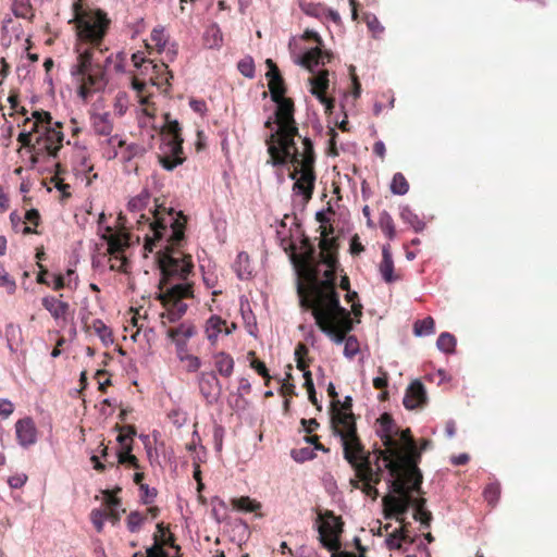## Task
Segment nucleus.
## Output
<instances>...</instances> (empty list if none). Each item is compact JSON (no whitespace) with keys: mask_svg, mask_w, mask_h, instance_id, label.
<instances>
[{"mask_svg":"<svg viewBox=\"0 0 557 557\" xmlns=\"http://www.w3.org/2000/svg\"><path fill=\"white\" fill-rule=\"evenodd\" d=\"M183 141H160L157 152L161 166L166 171H173L185 161L182 147Z\"/></svg>","mask_w":557,"mask_h":557,"instance_id":"11","label":"nucleus"},{"mask_svg":"<svg viewBox=\"0 0 557 557\" xmlns=\"http://www.w3.org/2000/svg\"><path fill=\"white\" fill-rule=\"evenodd\" d=\"M109 18L101 10L83 12L76 16L78 36L92 45L84 50L76 48L77 62L71 67V75L78 83L77 95L87 101L92 92L103 91L108 84L104 66L99 63L102 54L101 41L109 26Z\"/></svg>","mask_w":557,"mask_h":557,"instance_id":"1","label":"nucleus"},{"mask_svg":"<svg viewBox=\"0 0 557 557\" xmlns=\"http://www.w3.org/2000/svg\"><path fill=\"white\" fill-rule=\"evenodd\" d=\"M107 511L101 509H94L90 513V520L98 532L103 530V521L106 520Z\"/></svg>","mask_w":557,"mask_h":557,"instance_id":"57","label":"nucleus"},{"mask_svg":"<svg viewBox=\"0 0 557 557\" xmlns=\"http://www.w3.org/2000/svg\"><path fill=\"white\" fill-rule=\"evenodd\" d=\"M94 330L96 334L99 336L100 341L104 346H109L113 343L112 331L109 326H107L102 320L96 319L92 323Z\"/></svg>","mask_w":557,"mask_h":557,"instance_id":"35","label":"nucleus"},{"mask_svg":"<svg viewBox=\"0 0 557 557\" xmlns=\"http://www.w3.org/2000/svg\"><path fill=\"white\" fill-rule=\"evenodd\" d=\"M383 505L388 507L393 513L386 515L385 518L397 516L398 521H403L404 516L409 511L411 507L416 506L417 499H414L409 493L404 495H385L382 499Z\"/></svg>","mask_w":557,"mask_h":557,"instance_id":"15","label":"nucleus"},{"mask_svg":"<svg viewBox=\"0 0 557 557\" xmlns=\"http://www.w3.org/2000/svg\"><path fill=\"white\" fill-rule=\"evenodd\" d=\"M233 507L239 511L253 512L260 508V504L248 496H242L232 500Z\"/></svg>","mask_w":557,"mask_h":557,"instance_id":"37","label":"nucleus"},{"mask_svg":"<svg viewBox=\"0 0 557 557\" xmlns=\"http://www.w3.org/2000/svg\"><path fill=\"white\" fill-rule=\"evenodd\" d=\"M216 371L225 377L232 375L234 370V359L225 351H219L214 355Z\"/></svg>","mask_w":557,"mask_h":557,"instance_id":"26","label":"nucleus"},{"mask_svg":"<svg viewBox=\"0 0 557 557\" xmlns=\"http://www.w3.org/2000/svg\"><path fill=\"white\" fill-rule=\"evenodd\" d=\"M407 479L411 485L412 491L419 493L421 491L423 476L420 469L417 466L410 465L407 468Z\"/></svg>","mask_w":557,"mask_h":557,"instance_id":"42","label":"nucleus"},{"mask_svg":"<svg viewBox=\"0 0 557 557\" xmlns=\"http://www.w3.org/2000/svg\"><path fill=\"white\" fill-rule=\"evenodd\" d=\"M206 41L210 48H219L223 41V35L218 24H212L206 32Z\"/></svg>","mask_w":557,"mask_h":557,"instance_id":"40","label":"nucleus"},{"mask_svg":"<svg viewBox=\"0 0 557 557\" xmlns=\"http://www.w3.org/2000/svg\"><path fill=\"white\" fill-rule=\"evenodd\" d=\"M225 324V320H223L221 317L216 314H213L207 320L206 332L222 330L221 326Z\"/></svg>","mask_w":557,"mask_h":557,"instance_id":"60","label":"nucleus"},{"mask_svg":"<svg viewBox=\"0 0 557 557\" xmlns=\"http://www.w3.org/2000/svg\"><path fill=\"white\" fill-rule=\"evenodd\" d=\"M250 367L257 371L259 375H261L265 380H270L271 376L269 374V370L265 363L259 359H253L250 362Z\"/></svg>","mask_w":557,"mask_h":557,"instance_id":"63","label":"nucleus"},{"mask_svg":"<svg viewBox=\"0 0 557 557\" xmlns=\"http://www.w3.org/2000/svg\"><path fill=\"white\" fill-rule=\"evenodd\" d=\"M350 460H346L356 471V475L361 482L377 485L381 482V475L374 472L371 463L370 453L355 451L354 447H349Z\"/></svg>","mask_w":557,"mask_h":557,"instance_id":"8","label":"nucleus"},{"mask_svg":"<svg viewBox=\"0 0 557 557\" xmlns=\"http://www.w3.org/2000/svg\"><path fill=\"white\" fill-rule=\"evenodd\" d=\"M145 520H146V517L143 513H140L139 511H137V510L131 511L127 517V520H126L128 531L131 533H135V532L139 531V529Z\"/></svg>","mask_w":557,"mask_h":557,"instance_id":"43","label":"nucleus"},{"mask_svg":"<svg viewBox=\"0 0 557 557\" xmlns=\"http://www.w3.org/2000/svg\"><path fill=\"white\" fill-rule=\"evenodd\" d=\"M94 128L97 135L108 136L112 127L106 116H97L94 119Z\"/></svg>","mask_w":557,"mask_h":557,"instance_id":"53","label":"nucleus"},{"mask_svg":"<svg viewBox=\"0 0 557 557\" xmlns=\"http://www.w3.org/2000/svg\"><path fill=\"white\" fill-rule=\"evenodd\" d=\"M313 310H320L323 314L324 321L330 323V325L344 334H348L354 330V321L351 319V312L346 309L345 313H333L326 310L323 306V293L321 290L317 292L314 299V308Z\"/></svg>","mask_w":557,"mask_h":557,"instance_id":"9","label":"nucleus"},{"mask_svg":"<svg viewBox=\"0 0 557 557\" xmlns=\"http://www.w3.org/2000/svg\"><path fill=\"white\" fill-rule=\"evenodd\" d=\"M376 435L382 440L383 445L388 450H393V454H395V450H397V444L392 437V433L395 426L393 417L389 413L384 412L376 419Z\"/></svg>","mask_w":557,"mask_h":557,"instance_id":"18","label":"nucleus"},{"mask_svg":"<svg viewBox=\"0 0 557 557\" xmlns=\"http://www.w3.org/2000/svg\"><path fill=\"white\" fill-rule=\"evenodd\" d=\"M139 225H148L151 237L146 235L145 247L149 251L153 250L157 242H164V248L181 247L185 240L186 216L182 211L173 208H165L163 205H156L153 220L140 214L137 220Z\"/></svg>","mask_w":557,"mask_h":557,"instance_id":"4","label":"nucleus"},{"mask_svg":"<svg viewBox=\"0 0 557 557\" xmlns=\"http://www.w3.org/2000/svg\"><path fill=\"white\" fill-rule=\"evenodd\" d=\"M196 334V327L191 323H181L177 327L170 329L168 336L172 339H178V336L190 338Z\"/></svg>","mask_w":557,"mask_h":557,"instance_id":"39","label":"nucleus"},{"mask_svg":"<svg viewBox=\"0 0 557 557\" xmlns=\"http://www.w3.org/2000/svg\"><path fill=\"white\" fill-rule=\"evenodd\" d=\"M224 428L220 424H215L213 429V440H214V447L216 451L222 450L223 446V436H224Z\"/></svg>","mask_w":557,"mask_h":557,"instance_id":"62","label":"nucleus"},{"mask_svg":"<svg viewBox=\"0 0 557 557\" xmlns=\"http://www.w3.org/2000/svg\"><path fill=\"white\" fill-rule=\"evenodd\" d=\"M290 456L296 462H305L315 458V453L314 449L310 447H302L298 449H292Z\"/></svg>","mask_w":557,"mask_h":557,"instance_id":"45","label":"nucleus"},{"mask_svg":"<svg viewBox=\"0 0 557 557\" xmlns=\"http://www.w3.org/2000/svg\"><path fill=\"white\" fill-rule=\"evenodd\" d=\"M5 338L7 342H16V343H23L22 337V329L20 325L14 323H9L5 326Z\"/></svg>","mask_w":557,"mask_h":557,"instance_id":"52","label":"nucleus"},{"mask_svg":"<svg viewBox=\"0 0 557 557\" xmlns=\"http://www.w3.org/2000/svg\"><path fill=\"white\" fill-rule=\"evenodd\" d=\"M376 459L374 461V465L376 469L374 470L375 473H379L382 475L383 468L380 466V459H383L385 465L384 468L388 470L391 476H396L399 471V462L396 460L397 457V450H395V454H393V450H389V453H386L382 449H375Z\"/></svg>","mask_w":557,"mask_h":557,"instance_id":"20","label":"nucleus"},{"mask_svg":"<svg viewBox=\"0 0 557 557\" xmlns=\"http://www.w3.org/2000/svg\"><path fill=\"white\" fill-rule=\"evenodd\" d=\"M323 290L336 288V276L331 269L323 272V278L320 281L319 286Z\"/></svg>","mask_w":557,"mask_h":557,"instance_id":"55","label":"nucleus"},{"mask_svg":"<svg viewBox=\"0 0 557 557\" xmlns=\"http://www.w3.org/2000/svg\"><path fill=\"white\" fill-rule=\"evenodd\" d=\"M237 69L242 75L248 78H252L255 76V62L251 57H245L237 63Z\"/></svg>","mask_w":557,"mask_h":557,"instance_id":"46","label":"nucleus"},{"mask_svg":"<svg viewBox=\"0 0 557 557\" xmlns=\"http://www.w3.org/2000/svg\"><path fill=\"white\" fill-rule=\"evenodd\" d=\"M120 430V434L116 436V442L121 445V450H126L127 446H133V438L136 435V430L132 425H125L123 428L116 426Z\"/></svg>","mask_w":557,"mask_h":557,"instance_id":"36","label":"nucleus"},{"mask_svg":"<svg viewBox=\"0 0 557 557\" xmlns=\"http://www.w3.org/2000/svg\"><path fill=\"white\" fill-rule=\"evenodd\" d=\"M269 159L267 164L273 168H287L289 164L299 166L289 172L288 177L295 181L293 191L305 201L312 198L317 175L314 172L315 153L313 141H267Z\"/></svg>","mask_w":557,"mask_h":557,"instance_id":"2","label":"nucleus"},{"mask_svg":"<svg viewBox=\"0 0 557 557\" xmlns=\"http://www.w3.org/2000/svg\"><path fill=\"white\" fill-rule=\"evenodd\" d=\"M151 40L156 42L159 48H163L166 44L164 28L162 26L154 27L151 32Z\"/></svg>","mask_w":557,"mask_h":557,"instance_id":"59","label":"nucleus"},{"mask_svg":"<svg viewBox=\"0 0 557 557\" xmlns=\"http://www.w3.org/2000/svg\"><path fill=\"white\" fill-rule=\"evenodd\" d=\"M121 145L122 162L128 163L133 159L143 157L146 151L150 148V145H145V141H117Z\"/></svg>","mask_w":557,"mask_h":557,"instance_id":"23","label":"nucleus"},{"mask_svg":"<svg viewBox=\"0 0 557 557\" xmlns=\"http://www.w3.org/2000/svg\"><path fill=\"white\" fill-rule=\"evenodd\" d=\"M42 307L52 315L53 319L58 320L64 317L69 311V304L57 299L53 296H45L41 300Z\"/></svg>","mask_w":557,"mask_h":557,"instance_id":"25","label":"nucleus"},{"mask_svg":"<svg viewBox=\"0 0 557 557\" xmlns=\"http://www.w3.org/2000/svg\"><path fill=\"white\" fill-rule=\"evenodd\" d=\"M382 278L385 283H394L398 277L394 274V260L389 245L382 248V261L379 267Z\"/></svg>","mask_w":557,"mask_h":557,"instance_id":"22","label":"nucleus"},{"mask_svg":"<svg viewBox=\"0 0 557 557\" xmlns=\"http://www.w3.org/2000/svg\"><path fill=\"white\" fill-rule=\"evenodd\" d=\"M193 268L190 256L175 257L169 253L162 260L161 273L163 277L185 281L191 273Z\"/></svg>","mask_w":557,"mask_h":557,"instance_id":"10","label":"nucleus"},{"mask_svg":"<svg viewBox=\"0 0 557 557\" xmlns=\"http://www.w3.org/2000/svg\"><path fill=\"white\" fill-rule=\"evenodd\" d=\"M164 306L172 305V308L168 310L166 318L169 322L176 323L186 313L188 306L182 301H162Z\"/></svg>","mask_w":557,"mask_h":557,"instance_id":"30","label":"nucleus"},{"mask_svg":"<svg viewBox=\"0 0 557 557\" xmlns=\"http://www.w3.org/2000/svg\"><path fill=\"white\" fill-rule=\"evenodd\" d=\"M379 225H380L382 232L385 234V236L389 240L395 239V237H396L395 224H394L392 215L386 210H383L380 213Z\"/></svg>","mask_w":557,"mask_h":557,"instance_id":"29","label":"nucleus"},{"mask_svg":"<svg viewBox=\"0 0 557 557\" xmlns=\"http://www.w3.org/2000/svg\"><path fill=\"white\" fill-rule=\"evenodd\" d=\"M400 218L401 220L409 224L416 233H420L424 230L425 223L422 221L418 214H416L409 206L400 207Z\"/></svg>","mask_w":557,"mask_h":557,"instance_id":"28","label":"nucleus"},{"mask_svg":"<svg viewBox=\"0 0 557 557\" xmlns=\"http://www.w3.org/2000/svg\"><path fill=\"white\" fill-rule=\"evenodd\" d=\"M389 189L392 194L404 196L409 190V184L403 173L397 172L393 175Z\"/></svg>","mask_w":557,"mask_h":557,"instance_id":"32","label":"nucleus"},{"mask_svg":"<svg viewBox=\"0 0 557 557\" xmlns=\"http://www.w3.org/2000/svg\"><path fill=\"white\" fill-rule=\"evenodd\" d=\"M300 8L302 9V11L306 14L312 15V16H319L320 14L325 12V9L320 4H313V3L302 4V3H300Z\"/></svg>","mask_w":557,"mask_h":557,"instance_id":"64","label":"nucleus"},{"mask_svg":"<svg viewBox=\"0 0 557 557\" xmlns=\"http://www.w3.org/2000/svg\"><path fill=\"white\" fill-rule=\"evenodd\" d=\"M425 499L420 498L417 499L413 512V519L416 521H419L422 527L428 528L430 527L431 522V512L424 509Z\"/></svg>","mask_w":557,"mask_h":557,"instance_id":"34","label":"nucleus"},{"mask_svg":"<svg viewBox=\"0 0 557 557\" xmlns=\"http://www.w3.org/2000/svg\"><path fill=\"white\" fill-rule=\"evenodd\" d=\"M198 385L199 392L208 405H214L219 401L222 395V384L214 371L200 372Z\"/></svg>","mask_w":557,"mask_h":557,"instance_id":"13","label":"nucleus"},{"mask_svg":"<svg viewBox=\"0 0 557 557\" xmlns=\"http://www.w3.org/2000/svg\"><path fill=\"white\" fill-rule=\"evenodd\" d=\"M360 351L358 339L355 335H349L345 341L344 356L348 359L354 358Z\"/></svg>","mask_w":557,"mask_h":557,"instance_id":"47","label":"nucleus"},{"mask_svg":"<svg viewBox=\"0 0 557 557\" xmlns=\"http://www.w3.org/2000/svg\"><path fill=\"white\" fill-rule=\"evenodd\" d=\"M193 297V287L189 283H177L170 286L165 293L158 296L161 301H181L183 298Z\"/></svg>","mask_w":557,"mask_h":557,"instance_id":"21","label":"nucleus"},{"mask_svg":"<svg viewBox=\"0 0 557 557\" xmlns=\"http://www.w3.org/2000/svg\"><path fill=\"white\" fill-rule=\"evenodd\" d=\"M150 199V194L148 189H143L136 197H133L128 203L127 208L131 212H140L146 208Z\"/></svg>","mask_w":557,"mask_h":557,"instance_id":"33","label":"nucleus"},{"mask_svg":"<svg viewBox=\"0 0 557 557\" xmlns=\"http://www.w3.org/2000/svg\"><path fill=\"white\" fill-rule=\"evenodd\" d=\"M148 557H170V554L162 548V543L158 534H153V544L146 548Z\"/></svg>","mask_w":557,"mask_h":557,"instance_id":"44","label":"nucleus"},{"mask_svg":"<svg viewBox=\"0 0 557 557\" xmlns=\"http://www.w3.org/2000/svg\"><path fill=\"white\" fill-rule=\"evenodd\" d=\"M164 132L172 136V139H183L181 137V126L176 120H171L170 114H165Z\"/></svg>","mask_w":557,"mask_h":557,"instance_id":"50","label":"nucleus"},{"mask_svg":"<svg viewBox=\"0 0 557 557\" xmlns=\"http://www.w3.org/2000/svg\"><path fill=\"white\" fill-rule=\"evenodd\" d=\"M32 119H26L25 128L18 134L16 139H29L32 133H38L36 139H52L49 134H55L58 140L64 139L61 122H52V116L47 111H34Z\"/></svg>","mask_w":557,"mask_h":557,"instance_id":"6","label":"nucleus"},{"mask_svg":"<svg viewBox=\"0 0 557 557\" xmlns=\"http://www.w3.org/2000/svg\"><path fill=\"white\" fill-rule=\"evenodd\" d=\"M104 504L109 510L120 509L122 506L121 498L116 497L111 491L107 490L103 492Z\"/></svg>","mask_w":557,"mask_h":557,"instance_id":"58","label":"nucleus"},{"mask_svg":"<svg viewBox=\"0 0 557 557\" xmlns=\"http://www.w3.org/2000/svg\"><path fill=\"white\" fill-rule=\"evenodd\" d=\"M362 486H359L358 483H354L352 482V485L356 487V488H361V491L369 497H371L373 500H375L379 496H380V493H379V490L372 485V484H369L367 482H362Z\"/></svg>","mask_w":557,"mask_h":557,"instance_id":"61","label":"nucleus"},{"mask_svg":"<svg viewBox=\"0 0 557 557\" xmlns=\"http://www.w3.org/2000/svg\"><path fill=\"white\" fill-rule=\"evenodd\" d=\"M325 517L327 519L332 520V532L334 535L333 540L330 541L326 539V536L324 534V528L321 524H317V530L319 532V542L325 549L331 552V556H332L333 553H336V554L342 553L339 550V547H341V535L344 532V522H343L342 517L335 516V513L331 510H327L325 512Z\"/></svg>","mask_w":557,"mask_h":557,"instance_id":"12","label":"nucleus"},{"mask_svg":"<svg viewBox=\"0 0 557 557\" xmlns=\"http://www.w3.org/2000/svg\"><path fill=\"white\" fill-rule=\"evenodd\" d=\"M323 313L320 310H313L312 315L315 321V325L319 327V330L327 336L334 344L342 345L345 344V341L347 337H345L344 333H338L336 330H334L330 323H326L324 321V318L322 315Z\"/></svg>","mask_w":557,"mask_h":557,"instance_id":"24","label":"nucleus"},{"mask_svg":"<svg viewBox=\"0 0 557 557\" xmlns=\"http://www.w3.org/2000/svg\"><path fill=\"white\" fill-rule=\"evenodd\" d=\"M265 63L268 65L265 76L269 81V90L272 100L276 103L274 120L269 119L265 122V127L271 131L267 139H294L295 137L310 139L307 135L301 136L298 133L294 120V102L285 97L286 89L278 67L271 59H268Z\"/></svg>","mask_w":557,"mask_h":557,"instance_id":"3","label":"nucleus"},{"mask_svg":"<svg viewBox=\"0 0 557 557\" xmlns=\"http://www.w3.org/2000/svg\"><path fill=\"white\" fill-rule=\"evenodd\" d=\"M133 446H127L126 450H117L115 456L119 465H126L128 467L138 469L139 463L136 456L132 454Z\"/></svg>","mask_w":557,"mask_h":557,"instance_id":"41","label":"nucleus"},{"mask_svg":"<svg viewBox=\"0 0 557 557\" xmlns=\"http://www.w3.org/2000/svg\"><path fill=\"white\" fill-rule=\"evenodd\" d=\"M0 287H4L8 294H13L16 290L15 281L9 275L2 263H0Z\"/></svg>","mask_w":557,"mask_h":557,"instance_id":"48","label":"nucleus"},{"mask_svg":"<svg viewBox=\"0 0 557 557\" xmlns=\"http://www.w3.org/2000/svg\"><path fill=\"white\" fill-rule=\"evenodd\" d=\"M436 347L445 354L453 352V334L449 332L442 333L436 341Z\"/></svg>","mask_w":557,"mask_h":557,"instance_id":"49","label":"nucleus"},{"mask_svg":"<svg viewBox=\"0 0 557 557\" xmlns=\"http://www.w3.org/2000/svg\"><path fill=\"white\" fill-rule=\"evenodd\" d=\"M140 500L145 505H150L154 502L158 491L154 487H149L148 484H140Z\"/></svg>","mask_w":557,"mask_h":557,"instance_id":"54","label":"nucleus"},{"mask_svg":"<svg viewBox=\"0 0 557 557\" xmlns=\"http://www.w3.org/2000/svg\"><path fill=\"white\" fill-rule=\"evenodd\" d=\"M247 309L244 308V304L242 302L240 305V312H242V317H243V320H244V323H245V326L249 333V335L256 337L257 336V321H256V317L255 314L252 313L250 307H249V304L247 302Z\"/></svg>","mask_w":557,"mask_h":557,"instance_id":"38","label":"nucleus"},{"mask_svg":"<svg viewBox=\"0 0 557 557\" xmlns=\"http://www.w3.org/2000/svg\"><path fill=\"white\" fill-rule=\"evenodd\" d=\"M309 83L311 85L312 95L325 104L326 110H332L334 108L335 100L325 96L329 88V71H319L315 75L309 78Z\"/></svg>","mask_w":557,"mask_h":557,"instance_id":"16","label":"nucleus"},{"mask_svg":"<svg viewBox=\"0 0 557 557\" xmlns=\"http://www.w3.org/2000/svg\"><path fill=\"white\" fill-rule=\"evenodd\" d=\"M17 443L27 448L37 442V429L30 417L20 419L15 423Z\"/></svg>","mask_w":557,"mask_h":557,"instance_id":"17","label":"nucleus"},{"mask_svg":"<svg viewBox=\"0 0 557 557\" xmlns=\"http://www.w3.org/2000/svg\"><path fill=\"white\" fill-rule=\"evenodd\" d=\"M302 38L306 40H314L318 46L307 50L301 57H299L297 59V64L306 67L309 72L314 73L315 67L324 65L325 62H330L333 54L330 51L322 50L323 40L315 30H305Z\"/></svg>","mask_w":557,"mask_h":557,"instance_id":"7","label":"nucleus"},{"mask_svg":"<svg viewBox=\"0 0 557 557\" xmlns=\"http://www.w3.org/2000/svg\"><path fill=\"white\" fill-rule=\"evenodd\" d=\"M321 290L323 293V306L326 308L327 311L335 313H345L346 308L341 305L339 301V294L337 293L336 288H332L329 290H323L320 287H315L313 290V297L312 300H308L305 297H300V306L301 308L308 310L311 309L313 311L314 308V299L317 292Z\"/></svg>","mask_w":557,"mask_h":557,"instance_id":"14","label":"nucleus"},{"mask_svg":"<svg viewBox=\"0 0 557 557\" xmlns=\"http://www.w3.org/2000/svg\"><path fill=\"white\" fill-rule=\"evenodd\" d=\"M400 536H403L401 530H398V529L395 530L392 534H389L385 540V544H386L387 548L391 550L401 549L403 542L400 540Z\"/></svg>","mask_w":557,"mask_h":557,"instance_id":"56","label":"nucleus"},{"mask_svg":"<svg viewBox=\"0 0 557 557\" xmlns=\"http://www.w3.org/2000/svg\"><path fill=\"white\" fill-rule=\"evenodd\" d=\"M234 270L239 280H248L251 276V268L249 262V255L245 251H240L237 255L234 263Z\"/></svg>","mask_w":557,"mask_h":557,"instance_id":"27","label":"nucleus"},{"mask_svg":"<svg viewBox=\"0 0 557 557\" xmlns=\"http://www.w3.org/2000/svg\"><path fill=\"white\" fill-rule=\"evenodd\" d=\"M341 408L331 411V428L334 436L339 437L345 460H350L349 447L355 451H362V443L357 432L356 418L352 412V397L345 396L339 404Z\"/></svg>","mask_w":557,"mask_h":557,"instance_id":"5","label":"nucleus"},{"mask_svg":"<svg viewBox=\"0 0 557 557\" xmlns=\"http://www.w3.org/2000/svg\"><path fill=\"white\" fill-rule=\"evenodd\" d=\"M386 483L388 488L387 495L399 496L408 493L405 484L400 480L395 479V476L388 478Z\"/></svg>","mask_w":557,"mask_h":557,"instance_id":"51","label":"nucleus"},{"mask_svg":"<svg viewBox=\"0 0 557 557\" xmlns=\"http://www.w3.org/2000/svg\"><path fill=\"white\" fill-rule=\"evenodd\" d=\"M426 401L424 385L420 380L412 381L406 389L403 404L406 409L413 410L422 407Z\"/></svg>","mask_w":557,"mask_h":557,"instance_id":"19","label":"nucleus"},{"mask_svg":"<svg viewBox=\"0 0 557 557\" xmlns=\"http://www.w3.org/2000/svg\"><path fill=\"white\" fill-rule=\"evenodd\" d=\"M434 325L435 323L432 317L417 320L413 324V334L417 337L431 335L434 333Z\"/></svg>","mask_w":557,"mask_h":557,"instance_id":"31","label":"nucleus"}]
</instances>
